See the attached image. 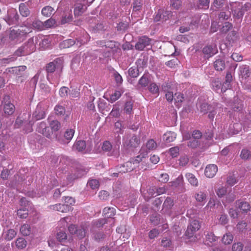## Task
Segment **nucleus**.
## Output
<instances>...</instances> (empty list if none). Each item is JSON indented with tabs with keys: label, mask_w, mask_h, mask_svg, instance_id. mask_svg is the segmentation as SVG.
<instances>
[{
	"label": "nucleus",
	"mask_w": 251,
	"mask_h": 251,
	"mask_svg": "<svg viewBox=\"0 0 251 251\" xmlns=\"http://www.w3.org/2000/svg\"><path fill=\"white\" fill-rule=\"evenodd\" d=\"M239 76L241 81L246 80L251 75V71L249 66L242 65L239 67Z\"/></svg>",
	"instance_id": "16"
},
{
	"label": "nucleus",
	"mask_w": 251,
	"mask_h": 251,
	"mask_svg": "<svg viewBox=\"0 0 251 251\" xmlns=\"http://www.w3.org/2000/svg\"><path fill=\"white\" fill-rule=\"evenodd\" d=\"M242 124L240 122H236L230 124L228 129V134L233 135L238 133L242 128Z\"/></svg>",
	"instance_id": "21"
},
{
	"label": "nucleus",
	"mask_w": 251,
	"mask_h": 251,
	"mask_svg": "<svg viewBox=\"0 0 251 251\" xmlns=\"http://www.w3.org/2000/svg\"><path fill=\"white\" fill-rule=\"evenodd\" d=\"M61 127V124L57 120H52L50 123V127L52 131V134H53V132L58 131Z\"/></svg>",
	"instance_id": "38"
},
{
	"label": "nucleus",
	"mask_w": 251,
	"mask_h": 251,
	"mask_svg": "<svg viewBox=\"0 0 251 251\" xmlns=\"http://www.w3.org/2000/svg\"><path fill=\"white\" fill-rule=\"evenodd\" d=\"M200 227L201 224L198 220L196 219L190 220L185 232V236L190 239L191 241H195L196 238L195 233Z\"/></svg>",
	"instance_id": "3"
},
{
	"label": "nucleus",
	"mask_w": 251,
	"mask_h": 251,
	"mask_svg": "<svg viewBox=\"0 0 251 251\" xmlns=\"http://www.w3.org/2000/svg\"><path fill=\"white\" fill-rule=\"evenodd\" d=\"M73 15L71 13V11H68L65 12L61 19V24H65L66 23H69L73 21Z\"/></svg>",
	"instance_id": "35"
},
{
	"label": "nucleus",
	"mask_w": 251,
	"mask_h": 251,
	"mask_svg": "<svg viewBox=\"0 0 251 251\" xmlns=\"http://www.w3.org/2000/svg\"><path fill=\"white\" fill-rule=\"evenodd\" d=\"M150 83L149 75L147 74H144L138 80V84L141 87L145 88L148 86Z\"/></svg>",
	"instance_id": "32"
},
{
	"label": "nucleus",
	"mask_w": 251,
	"mask_h": 251,
	"mask_svg": "<svg viewBox=\"0 0 251 251\" xmlns=\"http://www.w3.org/2000/svg\"><path fill=\"white\" fill-rule=\"evenodd\" d=\"M230 107L234 111H240L243 107L242 100L237 97H234L233 102L231 103Z\"/></svg>",
	"instance_id": "26"
},
{
	"label": "nucleus",
	"mask_w": 251,
	"mask_h": 251,
	"mask_svg": "<svg viewBox=\"0 0 251 251\" xmlns=\"http://www.w3.org/2000/svg\"><path fill=\"white\" fill-rule=\"evenodd\" d=\"M45 117V109L40 105H38L35 111L33 113V118L35 120H39L44 118Z\"/></svg>",
	"instance_id": "23"
},
{
	"label": "nucleus",
	"mask_w": 251,
	"mask_h": 251,
	"mask_svg": "<svg viewBox=\"0 0 251 251\" xmlns=\"http://www.w3.org/2000/svg\"><path fill=\"white\" fill-rule=\"evenodd\" d=\"M20 230L21 234L24 236L29 235L31 232L30 226L28 224L22 225Z\"/></svg>",
	"instance_id": "44"
},
{
	"label": "nucleus",
	"mask_w": 251,
	"mask_h": 251,
	"mask_svg": "<svg viewBox=\"0 0 251 251\" xmlns=\"http://www.w3.org/2000/svg\"><path fill=\"white\" fill-rule=\"evenodd\" d=\"M55 114L57 116L64 115L66 112L65 108L64 106L60 105H56L54 107Z\"/></svg>",
	"instance_id": "58"
},
{
	"label": "nucleus",
	"mask_w": 251,
	"mask_h": 251,
	"mask_svg": "<svg viewBox=\"0 0 251 251\" xmlns=\"http://www.w3.org/2000/svg\"><path fill=\"white\" fill-rule=\"evenodd\" d=\"M150 221L154 226H157L164 222V219L157 213L152 214L150 216Z\"/></svg>",
	"instance_id": "29"
},
{
	"label": "nucleus",
	"mask_w": 251,
	"mask_h": 251,
	"mask_svg": "<svg viewBox=\"0 0 251 251\" xmlns=\"http://www.w3.org/2000/svg\"><path fill=\"white\" fill-rule=\"evenodd\" d=\"M63 66V59L61 58H57L53 61L48 63L45 68L47 73V78L50 81V75L54 72L56 69L62 68Z\"/></svg>",
	"instance_id": "4"
},
{
	"label": "nucleus",
	"mask_w": 251,
	"mask_h": 251,
	"mask_svg": "<svg viewBox=\"0 0 251 251\" xmlns=\"http://www.w3.org/2000/svg\"><path fill=\"white\" fill-rule=\"evenodd\" d=\"M198 106L200 112L203 114H208V118L212 121H213L216 114L218 112L220 113L221 109L222 108V104L217 102H213L212 104L199 102Z\"/></svg>",
	"instance_id": "1"
},
{
	"label": "nucleus",
	"mask_w": 251,
	"mask_h": 251,
	"mask_svg": "<svg viewBox=\"0 0 251 251\" xmlns=\"http://www.w3.org/2000/svg\"><path fill=\"white\" fill-rule=\"evenodd\" d=\"M140 143V140L136 135H133L129 139H127L123 142L124 147L126 149L133 150L138 147Z\"/></svg>",
	"instance_id": "10"
},
{
	"label": "nucleus",
	"mask_w": 251,
	"mask_h": 251,
	"mask_svg": "<svg viewBox=\"0 0 251 251\" xmlns=\"http://www.w3.org/2000/svg\"><path fill=\"white\" fill-rule=\"evenodd\" d=\"M127 73V81L130 84H133L135 78H137L140 75L139 68L135 66H132L128 69Z\"/></svg>",
	"instance_id": "15"
},
{
	"label": "nucleus",
	"mask_w": 251,
	"mask_h": 251,
	"mask_svg": "<svg viewBox=\"0 0 251 251\" xmlns=\"http://www.w3.org/2000/svg\"><path fill=\"white\" fill-rule=\"evenodd\" d=\"M148 59L144 57L143 58H139L138 59L136 62L135 65L136 67H137L139 68V70L145 67L147 65Z\"/></svg>",
	"instance_id": "53"
},
{
	"label": "nucleus",
	"mask_w": 251,
	"mask_h": 251,
	"mask_svg": "<svg viewBox=\"0 0 251 251\" xmlns=\"http://www.w3.org/2000/svg\"><path fill=\"white\" fill-rule=\"evenodd\" d=\"M101 150L102 151L106 153L108 156H115L116 157L119 156L118 152L114 150H112V145L108 141H105L102 143Z\"/></svg>",
	"instance_id": "17"
},
{
	"label": "nucleus",
	"mask_w": 251,
	"mask_h": 251,
	"mask_svg": "<svg viewBox=\"0 0 251 251\" xmlns=\"http://www.w3.org/2000/svg\"><path fill=\"white\" fill-rule=\"evenodd\" d=\"M213 127L210 126L203 134V137L207 140H211L213 137Z\"/></svg>",
	"instance_id": "60"
},
{
	"label": "nucleus",
	"mask_w": 251,
	"mask_h": 251,
	"mask_svg": "<svg viewBox=\"0 0 251 251\" xmlns=\"http://www.w3.org/2000/svg\"><path fill=\"white\" fill-rule=\"evenodd\" d=\"M195 199L198 202H203L205 201L206 195L204 192H199L195 195Z\"/></svg>",
	"instance_id": "57"
},
{
	"label": "nucleus",
	"mask_w": 251,
	"mask_h": 251,
	"mask_svg": "<svg viewBox=\"0 0 251 251\" xmlns=\"http://www.w3.org/2000/svg\"><path fill=\"white\" fill-rule=\"evenodd\" d=\"M87 7L84 4L78 3L75 5L74 9V15L75 17L81 16L86 10Z\"/></svg>",
	"instance_id": "31"
},
{
	"label": "nucleus",
	"mask_w": 251,
	"mask_h": 251,
	"mask_svg": "<svg viewBox=\"0 0 251 251\" xmlns=\"http://www.w3.org/2000/svg\"><path fill=\"white\" fill-rule=\"evenodd\" d=\"M36 131L49 139L51 138L52 131L45 122H41L37 124Z\"/></svg>",
	"instance_id": "6"
},
{
	"label": "nucleus",
	"mask_w": 251,
	"mask_h": 251,
	"mask_svg": "<svg viewBox=\"0 0 251 251\" xmlns=\"http://www.w3.org/2000/svg\"><path fill=\"white\" fill-rule=\"evenodd\" d=\"M235 204L243 212H247L251 208L249 203L246 201H240L238 200L236 201Z\"/></svg>",
	"instance_id": "33"
},
{
	"label": "nucleus",
	"mask_w": 251,
	"mask_h": 251,
	"mask_svg": "<svg viewBox=\"0 0 251 251\" xmlns=\"http://www.w3.org/2000/svg\"><path fill=\"white\" fill-rule=\"evenodd\" d=\"M50 209L57 211L61 213H67L71 210V206H68L65 204H56L54 205H51L50 206Z\"/></svg>",
	"instance_id": "20"
},
{
	"label": "nucleus",
	"mask_w": 251,
	"mask_h": 251,
	"mask_svg": "<svg viewBox=\"0 0 251 251\" xmlns=\"http://www.w3.org/2000/svg\"><path fill=\"white\" fill-rule=\"evenodd\" d=\"M149 91L152 94L156 96L159 95V89L158 85L155 82H151L148 87Z\"/></svg>",
	"instance_id": "39"
},
{
	"label": "nucleus",
	"mask_w": 251,
	"mask_h": 251,
	"mask_svg": "<svg viewBox=\"0 0 251 251\" xmlns=\"http://www.w3.org/2000/svg\"><path fill=\"white\" fill-rule=\"evenodd\" d=\"M19 11L23 17H27L30 14V11L24 3H21L19 5Z\"/></svg>",
	"instance_id": "45"
},
{
	"label": "nucleus",
	"mask_w": 251,
	"mask_h": 251,
	"mask_svg": "<svg viewBox=\"0 0 251 251\" xmlns=\"http://www.w3.org/2000/svg\"><path fill=\"white\" fill-rule=\"evenodd\" d=\"M69 89L67 87L63 86L60 88L59 91V96L62 98H66L68 95Z\"/></svg>",
	"instance_id": "61"
},
{
	"label": "nucleus",
	"mask_w": 251,
	"mask_h": 251,
	"mask_svg": "<svg viewBox=\"0 0 251 251\" xmlns=\"http://www.w3.org/2000/svg\"><path fill=\"white\" fill-rule=\"evenodd\" d=\"M17 234V232L13 229H9L5 232L4 238L7 241L12 240Z\"/></svg>",
	"instance_id": "47"
},
{
	"label": "nucleus",
	"mask_w": 251,
	"mask_h": 251,
	"mask_svg": "<svg viewBox=\"0 0 251 251\" xmlns=\"http://www.w3.org/2000/svg\"><path fill=\"white\" fill-rule=\"evenodd\" d=\"M15 110V107L13 103H9L3 105V111L5 115L10 116L12 115Z\"/></svg>",
	"instance_id": "36"
},
{
	"label": "nucleus",
	"mask_w": 251,
	"mask_h": 251,
	"mask_svg": "<svg viewBox=\"0 0 251 251\" xmlns=\"http://www.w3.org/2000/svg\"><path fill=\"white\" fill-rule=\"evenodd\" d=\"M16 59V57L13 56H9L7 58L0 59V67L5 66L10 62L14 61Z\"/></svg>",
	"instance_id": "43"
},
{
	"label": "nucleus",
	"mask_w": 251,
	"mask_h": 251,
	"mask_svg": "<svg viewBox=\"0 0 251 251\" xmlns=\"http://www.w3.org/2000/svg\"><path fill=\"white\" fill-rule=\"evenodd\" d=\"M146 155H147V153H141L140 155L137 156L135 158L131 159L129 160L131 161V163L132 164V165H134V169L139 166V164L140 162H143L145 161V160L146 158Z\"/></svg>",
	"instance_id": "27"
},
{
	"label": "nucleus",
	"mask_w": 251,
	"mask_h": 251,
	"mask_svg": "<svg viewBox=\"0 0 251 251\" xmlns=\"http://www.w3.org/2000/svg\"><path fill=\"white\" fill-rule=\"evenodd\" d=\"M24 35V32L21 30L12 29L10 31L9 38L11 40L15 41L20 39Z\"/></svg>",
	"instance_id": "28"
},
{
	"label": "nucleus",
	"mask_w": 251,
	"mask_h": 251,
	"mask_svg": "<svg viewBox=\"0 0 251 251\" xmlns=\"http://www.w3.org/2000/svg\"><path fill=\"white\" fill-rule=\"evenodd\" d=\"M133 102L131 100L127 101L125 104L124 111L126 113L130 114L132 110Z\"/></svg>",
	"instance_id": "62"
},
{
	"label": "nucleus",
	"mask_w": 251,
	"mask_h": 251,
	"mask_svg": "<svg viewBox=\"0 0 251 251\" xmlns=\"http://www.w3.org/2000/svg\"><path fill=\"white\" fill-rule=\"evenodd\" d=\"M74 148L78 151H83L86 148V142L83 140H79L75 142Z\"/></svg>",
	"instance_id": "40"
},
{
	"label": "nucleus",
	"mask_w": 251,
	"mask_h": 251,
	"mask_svg": "<svg viewBox=\"0 0 251 251\" xmlns=\"http://www.w3.org/2000/svg\"><path fill=\"white\" fill-rule=\"evenodd\" d=\"M202 52L205 57L209 58L218 52V49L215 45H208L203 48Z\"/></svg>",
	"instance_id": "18"
},
{
	"label": "nucleus",
	"mask_w": 251,
	"mask_h": 251,
	"mask_svg": "<svg viewBox=\"0 0 251 251\" xmlns=\"http://www.w3.org/2000/svg\"><path fill=\"white\" fill-rule=\"evenodd\" d=\"M4 20L9 25H19L21 24L19 16L15 9H10L8 11L7 16L4 18Z\"/></svg>",
	"instance_id": "5"
},
{
	"label": "nucleus",
	"mask_w": 251,
	"mask_h": 251,
	"mask_svg": "<svg viewBox=\"0 0 251 251\" xmlns=\"http://www.w3.org/2000/svg\"><path fill=\"white\" fill-rule=\"evenodd\" d=\"M116 27L118 31L124 33L128 29V24L127 22H120Z\"/></svg>",
	"instance_id": "54"
},
{
	"label": "nucleus",
	"mask_w": 251,
	"mask_h": 251,
	"mask_svg": "<svg viewBox=\"0 0 251 251\" xmlns=\"http://www.w3.org/2000/svg\"><path fill=\"white\" fill-rule=\"evenodd\" d=\"M124 128L125 127L124 125L122 124L121 121H118L115 123L114 130L116 133L122 134L123 133Z\"/></svg>",
	"instance_id": "52"
},
{
	"label": "nucleus",
	"mask_w": 251,
	"mask_h": 251,
	"mask_svg": "<svg viewBox=\"0 0 251 251\" xmlns=\"http://www.w3.org/2000/svg\"><path fill=\"white\" fill-rule=\"evenodd\" d=\"M54 9L50 6H46L42 10V14L47 17H50L54 12Z\"/></svg>",
	"instance_id": "46"
},
{
	"label": "nucleus",
	"mask_w": 251,
	"mask_h": 251,
	"mask_svg": "<svg viewBox=\"0 0 251 251\" xmlns=\"http://www.w3.org/2000/svg\"><path fill=\"white\" fill-rule=\"evenodd\" d=\"M151 40L146 36L140 37L135 45L136 50H143L146 47L151 45Z\"/></svg>",
	"instance_id": "13"
},
{
	"label": "nucleus",
	"mask_w": 251,
	"mask_h": 251,
	"mask_svg": "<svg viewBox=\"0 0 251 251\" xmlns=\"http://www.w3.org/2000/svg\"><path fill=\"white\" fill-rule=\"evenodd\" d=\"M218 237L216 236L212 232L208 233L206 235V242H207V244L209 246L212 245L209 243L212 244L218 240Z\"/></svg>",
	"instance_id": "49"
},
{
	"label": "nucleus",
	"mask_w": 251,
	"mask_h": 251,
	"mask_svg": "<svg viewBox=\"0 0 251 251\" xmlns=\"http://www.w3.org/2000/svg\"><path fill=\"white\" fill-rule=\"evenodd\" d=\"M146 147L149 150H153L156 148L157 144L153 139H151L146 143Z\"/></svg>",
	"instance_id": "64"
},
{
	"label": "nucleus",
	"mask_w": 251,
	"mask_h": 251,
	"mask_svg": "<svg viewBox=\"0 0 251 251\" xmlns=\"http://www.w3.org/2000/svg\"><path fill=\"white\" fill-rule=\"evenodd\" d=\"M233 239L232 234L230 233H226L222 238V241L225 245L230 244Z\"/></svg>",
	"instance_id": "48"
},
{
	"label": "nucleus",
	"mask_w": 251,
	"mask_h": 251,
	"mask_svg": "<svg viewBox=\"0 0 251 251\" xmlns=\"http://www.w3.org/2000/svg\"><path fill=\"white\" fill-rule=\"evenodd\" d=\"M109 233H104L102 231H97L93 233V238L98 242H101L108 240Z\"/></svg>",
	"instance_id": "19"
},
{
	"label": "nucleus",
	"mask_w": 251,
	"mask_h": 251,
	"mask_svg": "<svg viewBox=\"0 0 251 251\" xmlns=\"http://www.w3.org/2000/svg\"><path fill=\"white\" fill-rule=\"evenodd\" d=\"M174 205V200L169 197H167L164 201L162 205V213L171 215V209Z\"/></svg>",
	"instance_id": "14"
},
{
	"label": "nucleus",
	"mask_w": 251,
	"mask_h": 251,
	"mask_svg": "<svg viewBox=\"0 0 251 251\" xmlns=\"http://www.w3.org/2000/svg\"><path fill=\"white\" fill-rule=\"evenodd\" d=\"M36 46L34 38H29L22 46L19 48L15 52L16 55L21 56L30 54L35 51Z\"/></svg>",
	"instance_id": "2"
},
{
	"label": "nucleus",
	"mask_w": 251,
	"mask_h": 251,
	"mask_svg": "<svg viewBox=\"0 0 251 251\" xmlns=\"http://www.w3.org/2000/svg\"><path fill=\"white\" fill-rule=\"evenodd\" d=\"M75 130L73 129H67L64 133L63 136L56 137L58 142L63 145L68 144L73 138Z\"/></svg>",
	"instance_id": "8"
},
{
	"label": "nucleus",
	"mask_w": 251,
	"mask_h": 251,
	"mask_svg": "<svg viewBox=\"0 0 251 251\" xmlns=\"http://www.w3.org/2000/svg\"><path fill=\"white\" fill-rule=\"evenodd\" d=\"M24 25L27 27H32L34 29L42 30L44 29V23L38 20H34L30 17L27 19L26 21L23 24Z\"/></svg>",
	"instance_id": "9"
},
{
	"label": "nucleus",
	"mask_w": 251,
	"mask_h": 251,
	"mask_svg": "<svg viewBox=\"0 0 251 251\" xmlns=\"http://www.w3.org/2000/svg\"><path fill=\"white\" fill-rule=\"evenodd\" d=\"M16 245L19 249H23L26 246V241L23 238H19L16 240Z\"/></svg>",
	"instance_id": "56"
},
{
	"label": "nucleus",
	"mask_w": 251,
	"mask_h": 251,
	"mask_svg": "<svg viewBox=\"0 0 251 251\" xmlns=\"http://www.w3.org/2000/svg\"><path fill=\"white\" fill-rule=\"evenodd\" d=\"M26 69V67L25 66H20L19 67L12 68L11 72H13V74H15L17 75H21V72H24Z\"/></svg>",
	"instance_id": "59"
},
{
	"label": "nucleus",
	"mask_w": 251,
	"mask_h": 251,
	"mask_svg": "<svg viewBox=\"0 0 251 251\" xmlns=\"http://www.w3.org/2000/svg\"><path fill=\"white\" fill-rule=\"evenodd\" d=\"M185 177L192 185L194 186H197L198 185V181L193 174L189 173H186Z\"/></svg>",
	"instance_id": "41"
},
{
	"label": "nucleus",
	"mask_w": 251,
	"mask_h": 251,
	"mask_svg": "<svg viewBox=\"0 0 251 251\" xmlns=\"http://www.w3.org/2000/svg\"><path fill=\"white\" fill-rule=\"evenodd\" d=\"M118 169L119 173H126L131 172L135 169L134 165H132V164L131 163V161H128L120 166Z\"/></svg>",
	"instance_id": "25"
},
{
	"label": "nucleus",
	"mask_w": 251,
	"mask_h": 251,
	"mask_svg": "<svg viewBox=\"0 0 251 251\" xmlns=\"http://www.w3.org/2000/svg\"><path fill=\"white\" fill-rule=\"evenodd\" d=\"M240 156L243 160L250 159H251V152L247 149H243L241 151Z\"/></svg>",
	"instance_id": "50"
},
{
	"label": "nucleus",
	"mask_w": 251,
	"mask_h": 251,
	"mask_svg": "<svg viewBox=\"0 0 251 251\" xmlns=\"http://www.w3.org/2000/svg\"><path fill=\"white\" fill-rule=\"evenodd\" d=\"M112 76L118 85H120L123 83V79L122 76L116 71H113Z\"/></svg>",
	"instance_id": "55"
},
{
	"label": "nucleus",
	"mask_w": 251,
	"mask_h": 251,
	"mask_svg": "<svg viewBox=\"0 0 251 251\" xmlns=\"http://www.w3.org/2000/svg\"><path fill=\"white\" fill-rule=\"evenodd\" d=\"M115 209L113 207H105L103 210V214L106 219L112 218L115 215Z\"/></svg>",
	"instance_id": "34"
},
{
	"label": "nucleus",
	"mask_w": 251,
	"mask_h": 251,
	"mask_svg": "<svg viewBox=\"0 0 251 251\" xmlns=\"http://www.w3.org/2000/svg\"><path fill=\"white\" fill-rule=\"evenodd\" d=\"M86 173V172L84 170L77 168L74 171H72L67 176V179L70 183H71L75 180L85 175Z\"/></svg>",
	"instance_id": "12"
},
{
	"label": "nucleus",
	"mask_w": 251,
	"mask_h": 251,
	"mask_svg": "<svg viewBox=\"0 0 251 251\" xmlns=\"http://www.w3.org/2000/svg\"><path fill=\"white\" fill-rule=\"evenodd\" d=\"M156 187L155 186H151L147 190V193L149 196H144V199L146 201H149L150 200L154 197V195L156 194Z\"/></svg>",
	"instance_id": "42"
},
{
	"label": "nucleus",
	"mask_w": 251,
	"mask_h": 251,
	"mask_svg": "<svg viewBox=\"0 0 251 251\" xmlns=\"http://www.w3.org/2000/svg\"><path fill=\"white\" fill-rule=\"evenodd\" d=\"M34 41L35 46L36 44L39 43L40 47L42 50L46 49L49 46L50 41L48 39L46 38L42 39L41 36L36 37L35 39H34Z\"/></svg>",
	"instance_id": "24"
},
{
	"label": "nucleus",
	"mask_w": 251,
	"mask_h": 251,
	"mask_svg": "<svg viewBox=\"0 0 251 251\" xmlns=\"http://www.w3.org/2000/svg\"><path fill=\"white\" fill-rule=\"evenodd\" d=\"M67 234L64 231H60L56 234V238L59 242H63L67 239Z\"/></svg>",
	"instance_id": "63"
},
{
	"label": "nucleus",
	"mask_w": 251,
	"mask_h": 251,
	"mask_svg": "<svg viewBox=\"0 0 251 251\" xmlns=\"http://www.w3.org/2000/svg\"><path fill=\"white\" fill-rule=\"evenodd\" d=\"M172 16V12L171 11L159 9L154 17V21L155 22L159 21H166Z\"/></svg>",
	"instance_id": "7"
},
{
	"label": "nucleus",
	"mask_w": 251,
	"mask_h": 251,
	"mask_svg": "<svg viewBox=\"0 0 251 251\" xmlns=\"http://www.w3.org/2000/svg\"><path fill=\"white\" fill-rule=\"evenodd\" d=\"M226 0H214L211 4L210 9L213 11H217L223 7Z\"/></svg>",
	"instance_id": "37"
},
{
	"label": "nucleus",
	"mask_w": 251,
	"mask_h": 251,
	"mask_svg": "<svg viewBox=\"0 0 251 251\" xmlns=\"http://www.w3.org/2000/svg\"><path fill=\"white\" fill-rule=\"evenodd\" d=\"M218 171V167L215 164L208 165L205 169V175L209 178H212L215 176Z\"/></svg>",
	"instance_id": "22"
},
{
	"label": "nucleus",
	"mask_w": 251,
	"mask_h": 251,
	"mask_svg": "<svg viewBox=\"0 0 251 251\" xmlns=\"http://www.w3.org/2000/svg\"><path fill=\"white\" fill-rule=\"evenodd\" d=\"M214 67L215 70L218 71H222L225 69V61L222 58L217 59L214 62Z\"/></svg>",
	"instance_id": "30"
},
{
	"label": "nucleus",
	"mask_w": 251,
	"mask_h": 251,
	"mask_svg": "<svg viewBox=\"0 0 251 251\" xmlns=\"http://www.w3.org/2000/svg\"><path fill=\"white\" fill-rule=\"evenodd\" d=\"M175 138L176 137L174 132H166L163 135V140L168 143L173 142Z\"/></svg>",
	"instance_id": "51"
},
{
	"label": "nucleus",
	"mask_w": 251,
	"mask_h": 251,
	"mask_svg": "<svg viewBox=\"0 0 251 251\" xmlns=\"http://www.w3.org/2000/svg\"><path fill=\"white\" fill-rule=\"evenodd\" d=\"M85 43L86 41L81 39H77L75 40L71 39H67L63 41L60 44V47L63 49L69 48L75 44L78 47H80Z\"/></svg>",
	"instance_id": "11"
}]
</instances>
